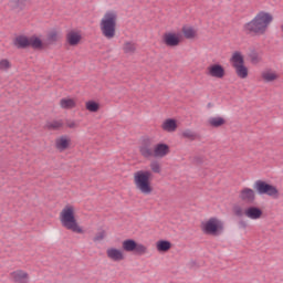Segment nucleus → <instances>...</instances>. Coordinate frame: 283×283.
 Listing matches in <instances>:
<instances>
[{"label":"nucleus","mask_w":283,"mask_h":283,"mask_svg":"<svg viewBox=\"0 0 283 283\" xmlns=\"http://www.w3.org/2000/svg\"><path fill=\"white\" fill-rule=\"evenodd\" d=\"M255 190L251 188H242L239 192V199L247 205H253L255 202Z\"/></svg>","instance_id":"14"},{"label":"nucleus","mask_w":283,"mask_h":283,"mask_svg":"<svg viewBox=\"0 0 283 283\" xmlns=\"http://www.w3.org/2000/svg\"><path fill=\"white\" fill-rule=\"evenodd\" d=\"M13 45H15V48H20V49L30 48V38H28L25 35H18L13 40Z\"/></svg>","instance_id":"25"},{"label":"nucleus","mask_w":283,"mask_h":283,"mask_svg":"<svg viewBox=\"0 0 283 283\" xmlns=\"http://www.w3.org/2000/svg\"><path fill=\"white\" fill-rule=\"evenodd\" d=\"M60 222L64 229L73 233H83V228L78 224L76 219V206L69 203L65 205L60 212Z\"/></svg>","instance_id":"5"},{"label":"nucleus","mask_w":283,"mask_h":283,"mask_svg":"<svg viewBox=\"0 0 283 283\" xmlns=\"http://www.w3.org/2000/svg\"><path fill=\"white\" fill-rule=\"evenodd\" d=\"M143 158H167L171 154V147L166 143H157L151 148V138L145 137L139 146Z\"/></svg>","instance_id":"3"},{"label":"nucleus","mask_w":283,"mask_h":283,"mask_svg":"<svg viewBox=\"0 0 283 283\" xmlns=\"http://www.w3.org/2000/svg\"><path fill=\"white\" fill-rule=\"evenodd\" d=\"M233 213H234V216H239V217L244 216V211L240 207H234Z\"/></svg>","instance_id":"33"},{"label":"nucleus","mask_w":283,"mask_h":283,"mask_svg":"<svg viewBox=\"0 0 283 283\" xmlns=\"http://www.w3.org/2000/svg\"><path fill=\"white\" fill-rule=\"evenodd\" d=\"M271 23H273V13L259 11L251 21L243 24L242 30L244 34L250 36H263V34L269 32Z\"/></svg>","instance_id":"2"},{"label":"nucleus","mask_w":283,"mask_h":283,"mask_svg":"<svg viewBox=\"0 0 283 283\" xmlns=\"http://www.w3.org/2000/svg\"><path fill=\"white\" fill-rule=\"evenodd\" d=\"M66 127H69V129H76V127H78V123H76L75 120H67Z\"/></svg>","instance_id":"32"},{"label":"nucleus","mask_w":283,"mask_h":283,"mask_svg":"<svg viewBox=\"0 0 283 283\" xmlns=\"http://www.w3.org/2000/svg\"><path fill=\"white\" fill-rule=\"evenodd\" d=\"M155 248L158 253H167L171 251V243L167 240H158L155 243Z\"/></svg>","instance_id":"23"},{"label":"nucleus","mask_w":283,"mask_h":283,"mask_svg":"<svg viewBox=\"0 0 283 283\" xmlns=\"http://www.w3.org/2000/svg\"><path fill=\"white\" fill-rule=\"evenodd\" d=\"M230 63L238 78H241L242 81L249 78V66L245 64L244 53H242V51L232 52Z\"/></svg>","instance_id":"6"},{"label":"nucleus","mask_w":283,"mask_h":283,"mask_svg":"<svg viewBox=\"0 0 283 283\" xmlns=\"http://www.w3.org/2000/svg\"><path fill=\"white\" fill-rule=\"evenodd\" d=\"M181 136L182 138H188V140H196V133L191 129H185Z\"/></svg>","instance_id":"30"},{"label":"nucleus","mask_w":283,"mask_h":283,"mask_svg":"<svg viewBox=\"0 0 283 283\" xmlns=\"http://www.w3.org/2000/svg\"><path fill=\"white\" fill-rule=\"evenodd\" d=\"M261 78L265 83H273V81H277L280 78V74H277L275 71L268 69L262 71Z\"/></svg>","instance_id":"19"},{"label":"nucleus","mask_w":283,"mask_h":283,"mask_svg":"<svg viewBox=\"0 0 283 283\" xmlns=\"http://www.w3.org/2000/svg\"><path fill=\"white\" fill-rule=\"evenodd\" d=\"M206 74L210 78L222 80L224 76H227V70L222 64L213 63L206 69Z\"/></svg>","instance_id":"11"},{"label":"nucleus","mask_w":283,"mask_h":283,"mask_svg":"<svg viewBox=\"0 0 283 283\" xmlns=\"http://www.w3.org/2000/svg\"><path fill=\"white\" fill-rule=\"evenodd\" d=\"M161 41L166 48H178L182 43V35L178 32L168 31L164 33Z\"/></svg>","instance_id":"10"},{"label":"nucleus","mask_w":283,"mask_h":283,"mask_svg":"<svg viewBox=\"0 0 283 283\" xmlns=\"http://www.w3.org/2000/svg\"><path fill=\"white\" fill-rule=\"evenodd\" d=\"M10 277L14 283H30V274L28 271L18 269L10 273Z\"/></svg>","instance_id":"13"},{"label":"nucleus","mask_w":283,"mask_h":283,"mask_svg":"<svg viewBox=\"0 0 283 283\" xmlns=\"http://www.w3.org/2000/svg\"><path fill=\"white\" fill-rule=\"evenodd\" d=\"M208 125L209 127H224V125H227V118L222 117V116H212L210 118H208Z\"/></svg>","instance_id":"21"},{"label":"nucleus","mask_w":283,"mask_h":283,"mask_svg":"<svg viewBox=\"0 0 283 283\" xmlns=\"http://www.w3.org/2000/svg\"><path fill=\"white\" fill-rule=\"evenodd\" d=\"M124 52L126 54H134V52H136V44L132 42H126L124 44Z\"/></svg>","instance_id":"29"},{"label":"nucleus","mask_w":283,"mask_h":283,"mask_svg":"<svg viewBox=\"0 0 283 283\" xmlns=\"http://www.w3.org/2000/svg\"><path fill=\"white\" fill-rule=\"evenodd\" d=\"M200 229L205 235H222L224 233V221L218 217H212L202 221Z\"/></svg>","instance_id":"7"},{"label":"nucleus","mask_w":283,"mask_h":283,"mask_svg":"<svg viewBox=\"0 0 283 283\" xmlns=\"http://www.w3.org/2000/svg\"><path fill=\"white\" fill-rule=\"evenodd\" d=\"M63 127V122L54 120L49 124V129H61Z\"/></svg>","instance_id":"31"},{"label":"nucleus","mask_w":283,"mask_h":283,"mask_svg":"<svg viewBox=\"0 0 283 283\" xmlns=\"http://www.w3.org/2000/svg\"><path fill=\"white\" fill-rule=\"evenodd\" d=\"M105 239V232H99L94 237V242H101V240Z\"/></svg>","instance_id":"34"},{"label":"nucleus","mask_w":283,"mask_h":283,"mask_svg":"<svg viewBox=\"0 0 283 283\" xmlns=\"http://www.w3.org/2000/svg\"><path fill=\"white\" fill-rule=\"evenodd\" d=\"M244 216L249 220H261V218L264 216V212L255 206H250L244 210Z\"/></svg>","instance_id":"18"},{"label":"nucleus","mask_w":283,"mask_h":283,"mask_svg":"<svg viewBox=\"0 0 283 283\" xmlns=\"http://www.w3.org/2000/svg\"><path fill=\"white\" fill-rule=\"evenodd\" d=\"M185 39H198V29L196 27L186 24L181 28Z\"/></svg>","instance_id":"20"},{"label":"nucleus","mask_w":283,"mask_h":283,"mask_svg":"<svg viewBox=\"0 0 283 283\" xmlns=\"http://www.w3.org/2000/svg\"><path fill=\"white\" fill-rule=\"evenodd\" d=\"M85 109L91 112L92 114H96V112L101 111V103L90 99L85 102Z\"/></svg>","instance_id":"26"},{"label":"nucleus","mask_w":283,"mask_h":283,"mask_svg":"<svg viewBox=\"0 0 283 283\" xmlns=\"http://www.w3.org/2000/svg\"><path fill=\"white\" fill-rule=\"evenodd\" d=\"M61 109H74L76 107V98L63 97L60 99Z\"/></svg>","instance_id":"22"},{"label":"nucleus","mask_w":283,"mask_h":283,"mask_svg":"<svg viewBox=\"0 0 283 283\" xmlns=\"http://www.w3.org/2000/svg\"><path fill=\"white\" fill-rule=\"evenodd\" d=\"M49 43H56V41H59V39H61V31L59 30H52L48 33L46 36Z\"/></svg>","instance_id":"27"},{"label":"nucleus","mask_w":283,"mask_h":283,"mask_svg":"<svg viewBox=\"0 0 283 283\" xmlns=\"http://www.w3.org/2000/svg\"><path fill=\"white\" fill-rule=\"evenodd\" d=\"M160 129L166 132V134H174L178 132V119L176 118H166L160 124Z\"/></svg>","instance_id":"15"},{"label":"nucleus","mask_w":283,"mask_h":283,"mask_svg":"<svg viewBox=\"0 0 283 283\" xmlns=\"http://www.w3.org/2000/svg\"><path fill=\"white\" fill-rule=\"evenodd\" d=\"M106 258L111 260V262H125L127 255L125 251L120 248L109 247L106 249Z\"/></svg>","instance_id":"12"},{"label":"nucleus","mask_w":283,"mask_h":283,"mask_svg":"<svg viewBox=\"0 0 283 283\" xmlns=\"http://www.w3.org/2000/svg\"><path fill=\"white\" fill-rule=\"evenodd\" d=\"M29 48H33V50H43V48H45V44L40 36L32 35L29 38Z\"/></svg>","instance_id":"24"},{"label":"nucleus","mask_w":283,"mask_h":283,"mask_svg":"<svg viewBox=\"0 0 283 283\" xmlns=\"http://www.w3.org/2000/svg\"><path fill=\"white\" fill-rule=\"evenodd\" d=\"M260 56H258V55H253L252 57H251V62L252 63H260Z\"/></svg>","instance_id":"35"},{"label":"nucleus","mask_w":283,"mask_h":283,"mask_svg":"<svg viewBox=\"0 0 283 283\" xmlns=\"http://www.w3.org/2000/svg\"><path fill=\"white\" fill-rule=\"evenodd\" d=\"M122 250L126 253H135L136 255H147L149 248L143 243L136 242L134 239H126L122 242Z\"/></svg>","instance_id":"8"},{"label":"nucleus","mask_w":283,"mask_h":283,"mask_svg":"<svg viewBox=\"0 0 283 283\" xmlns=\"http://www.w3.org/2000/svg\"><path fill=\"white\" fill-rule=\"evenodd\" d=\"M118 30V11L107 10L99 20V32L104 39L112 41L116 39V31Z\"/></svg>","instance_id":"4"},{"label":"nucleus","mask_w":283,"mask_h":283,"mask_svg":"<svg viewBox=\"0 0 283 283\" xmlns=\"http://www.w3.org/2000/svg\"><path fill=\"white\" fill-rule=\"evenodd\" d=\"M12 69V62L8 59H0V72H8Z\"/></svg>","instance_id":"28"},{"label":"nucleus","mask_w":283,"mask_h":283,"mask_svg":"<svg viewBox=\"0 0 283 283\" xmlns=\"http://www.w3.org/2000/svg\"><path fill=\"white\" fill-rule=\"evenodd\" d=\"M150 170H137L133 174V184L139 193L143 196H151L154 193V174H163V166L158 160H153L149 164Z\"/></svg>","instance_id":"1"},{"label":"nucleus","mask_w":283,"mask_h":283,"mask_svg":"<svg viewBox=\"0 0 283 283\" xmlns=\"http://www.w3.org/2000/svg\"><path fill=\"white\" fill-rule=\"evenodd\" d=\"M72 147V138L67 135H62L55 139V149L57 151H67Z\"/></svg>","instance_id":"16"},{"label":"nucleus","mask_w":283,"mask_h":283,"mask_svg":"<svg viewBox=\"0 0 283 283\" xmlns=\"http://www.w3.org/2000/svg\"><path fill=\"white\" fill-rule=\"evenodd\" d=\"M254 189L258 191L260 196H271L272 198H277L280 196V191L277 188L266 181L256 180L254 182Z\"/></svg>","instance_id":"9"},{"label":"nucleus","mask_w":283,"mask_h":283,"mask_svg":"<svg viewBox=\"0 0 283 283\" xmlns=\"http://www.w3.org/2000/svg\"><path fill=\"white\" fill-rule=\"evenodd\" d=\"M83 41V34L78 30H71L66 34V43L71 45V48H76Z\"/></svg>","instance_id":"17"}]
</instances>
